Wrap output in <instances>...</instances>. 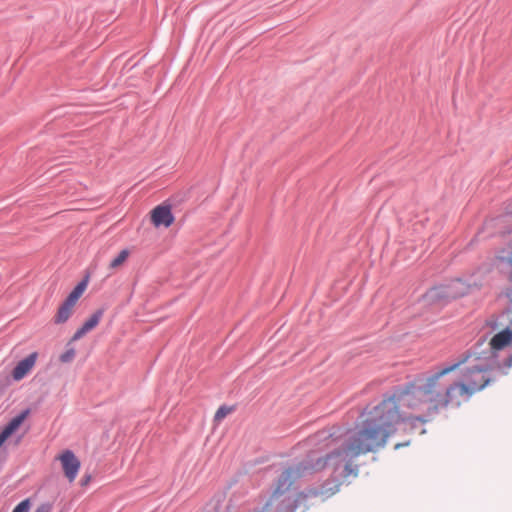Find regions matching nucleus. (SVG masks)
<instances>
[{
    "label": "nucleus",
    "instance_id": "f257e3e1",
    "mask_svg": "<svg viewBox=\"0 0 512 512\" xmlns=\"http://www.w3.org/2000/svg\"><path fill=\"white\" fill-rule=\"evenodd\" d=\"M382 408L375 406L368 412L361 429L356 435L349 437L340 447L333 449L325 456L316 457L315 451H310L306 457L297 463L299 476H306L319 472L326 467H332L336 473L348 460L361 453L373 452L375 447H383L388 439V433L383 432V426L391 424L392 417H396L390 404H383Z\"/></svg>",
    "mask_w": 512,
    "mask_h": 512
},
{
    "label": "nucleus",
    "instance_id": "f03ea898",
    "mask_svg": "<svg viewBox=\"0 0 512 512\" xmlns=\"http://www.w3.org/2000/svg\"><path fill=\"white\" fill-rule=\"evenodd\" d=\"M471 356V351L467 350L456 359L436 366L433 371L416 374L411 381L394 386L391 392H386L383 400L375 407L382 408L383 404H390L397 415L391 423L401 416L399 407L393 401L395 397L398 398V404L407 405V408L412 410L419 409L423 404H430L427 408L428 415H437L440 408L449 405L442 404L447 395V384L443 382V378L466 363Z\"/></svg>",
    "mask_w": 512,
    "mask_h": 512
},
{
    "label": "nucleus",
    "instance_id": "7ed1b4c3",
    "mask_svg": "<svg viewBox=\"0 0 512 512\" xmlns=\"http://www.w3.org/2000/svg\"><path fill=\"white\" fill-rule=\"evenodd\" d=\"M487 370V366L480 364L467 367L463 371V380H453L447 383V395L442 404H451L452 406L459 407L461 402L455 398V390L458 389L459 395L464 396L465 400H468L475 392L487 387L492 381L491 377L485 375Z\"/></svg>",
    "mask_w": 512,
    "mask_h": 512
},
{
    "label": "nucleus",
    "instance_id": "20e7f679",
    "mask_svg": "<svg viewBox=\"0 0 512 512\" xmlns=\"http://www.w3.org/2000/svg\"><path fill=\"white\" fill-rule=\"evenodd\" d=\"M471 285L462 278H454L445 284L429 288L423 295L428 305L446 306L450 302L469 294Z\"/></svg>",
    "mask_w": 512,
    "mask_h": 512
},
{
    "label": "nucleus",
    "instance_id": "39448f33",
    "mask_svg": "<svg viewBox=\"0 0 512 512\" xmlns=\"http://www.w3.org/2000/svg\"><path fill=\"white\" fill-rule=\"evenodd\" d=\"M396 406H398L399 414L401 415L398 420L393 421L389 425L383 426V432L388 433V437L392 434L397 432V429L394 427L396 424L401 423L402 424V430L406 434H413L415 433L418 428L419 424L421 425V429L419 430V434L423 435L426 433V429L423 427L427 422H429L434 415H428V411L422 415L413 416V415H406V412L404 408H407V405L398 404V398L393 399Z\"/></svg>",
    "mask_w": 512,
    "mask_h": 512
},
{
    "label": "nucleus",
    "instance_id": "423d86ee",
    "mask_svg": "<svg viewBox=\"0 0 512 512\" xmlns=\"http://www.w3.org/2000/svg\"><path fill=\"white\" fill-rule=\"evenodd\" d=\"M340 483H334V481H331L330 479L326 480L324 483H322L320 486H313L308 487L304 491H301L297 498L293 500H289L287 504H285V500L282 502L281 507L283 508L285 505H289L291 502H296V508L298 507L299 503L302 500H306L309 497H318V496H325L330 497L336 492L339 491Z\"/></svg>",
    "mask_w": 512,
    "mask_h": 512
},
{
    "label": "nucleus",
    "instance_id": "0eeeda50",
    "mask_svg": "<svg viewBox=\"0 0 512 512\" xmlns=\"http://www.w3.org/2000/svg\"><path fill=\"white\" fill-rule=\"evenodd\" d=\"M150 220L155 228H169L175 221L172 205L164 202L154 207L150 211Z\"/></svg>",
    "mask_w": 512,
    "mask_h": 512
},
{
    "label": "nucleus",
    "instance_id": "6e6552de",
    "mask_svg": "<svg viewBox=\"0 0 512 512\" xmlns=\"http://www.w3.org/2000/svg\"><path fill=\"white\" fill-rule=\"evenodd\" d=\"M57 459L60 461L64 476L68 479L69 482H73L79 469L81 467L80 460L76 457L75 453L70 449L63 450Z\"/></svg>",
    "mask_w": 512,
    "mask_h": 512
},
{
    "label": "nucleus",
    "instance_id": "1a4fd4ad",
    "mask_svg": "<svg viewBox=\"0 0 512 512\" xmlns=\"http://www.w3.org/2000/svg\"><path fill=\"white\" fill-rule=\"evenodd\" d=\"M297 473V464L287 467L278 476L275 481V488L272 491V497L284 494L292 486L296 479L302 478Z\"/></svg>",
    "mask_w": 512,
    "mask_h": 512
},
{
    "label": "nucleus",
    "instance_id": "9d476101",
    "mask_svg": "<svg viewBox=\"0 0 512 512\" xmlns=\"http://www.w3.org/2000/svg\"><path fill=\"white\" fill-rule=\"evenodd\" d=\"M512 343V320H510L509 325H507L504 329L496 333L490 340V348L494 356L500 350L508 347Z\"/></svg>",
    "mask_w": 512,
    "mask_h": 512
},
{
    "label": "nucleus",
    "instance_id": "9b49d317",
    "mask_svg": "<svg viewBox=\"0 0 512 512\" xmlns=\"http://www.w3.org/2000/svg\"><path fill=\"white\" fill-rule=\"evenodd\" d=\"M38 358V352H32L20 360L11 372L13 380L20 381L32 370Z\"/></svg>",
    "mask_w": 512,
    "mask_h": 512
},
{
    "label": "nucleus",
    "instance_id": "f8f14e48",
    "mask_svg": "<svg viewBox=\"0 0 512 512\" xmlns=\"http://www.w3.org/2000/svg\"><path fill=\"white\" fill-rule=\"evenodd\" d=\"M30 411V408L22 410L19 414L10 419L1 431H3L10 438L29 416Z\"/></svg>",
    "mask_w": 512,
    "mask_h": 512
},
{
    "label": "nucleus",
    "instance_id": "ddd939ff",
    "mask_svg": "<svg viewBox=\"0 0 512 512\" xmlns=\"http://www.w3.org/2000/svg\"><path fill=\"white\" fill-rule=\"evenodd\" d=\"M74 306L75 304L68 301L67 299H64V301L59 306L56 314L53 317V322L55 324H63L67 322L70 316L72 315Z\"/></svg>",
    "mask_w": 512,
    "mask_h": 512
},
{
    "label": "nucleus",
    "instance_id": "4468645a",
    "mask_svg": "<svg viewBox=\"0 0 512 512\" xmlns=\"http://www.w3.org/2000/svg\"><path fill=\"white\" fill-rule=\"evenodd\" d=\"M89 277L90 275L89 273H87L84 276V278L77 283V285L73 288V290L68 294V296L65 299L76 305V303L81 298V296L83 295L84 291L87 288Z\"/></svg>",
    "mask_w": 512,
    "mask_h": 512
},
{
    "label": "nucleus",
    "instance_id": "2eb2a0df",
    "mask_svg": "<svg viewBox=\"0 0 512 512\" xmlns=\"http://www.w3.org/2000/svg\"><path fill=\"white\" fill-rule=\"evenodd\" d=\"M104 312H105L104 307H101V308H98L97 310H95L93 312V314L88 319H86L84 321V323L82 324V327H84V329L87 332H90L93 329H95L98 326V324L100 323V321L104 315Z\"/></svg>",
    "mask_w": 512,
    "mask_h": 512
},
{
    "label": "nucleus",
    "instance_id": "dca6fc26",
    "mask_svg": "<svg viewBox=\"0 0 512 512\" xmlns=\"http://www.w3.org/2000/svg\"><path fill=\"white\" fill-rule=\"evenodd\" d=\"M342 470L340 472V476L343 478L348 477L353 474L354 476L358 475V466H352V459H348L343 465Z\"/></svg>",
    "mask_w": 512,
    "mask_h": 512
},
{
    "label": "nucleus",
    "instance_id": "f3484780",
    "mask_svg": "<svg viewBox=\"0 0 512 512\" xmlns=\"http://www.w3.org/2000/svg\"><path fill=\"white\" fill-rule=\"evenodd\" d=\"M130 252L128 249L121 250L118 255L110 262L109 267L114 269L122 265L128 258Z\"/></svg>",
    "mask_w": 512,
    "mask_h": 512
},
{
    "label": "nucleus",
    "instance_id": "a211bd4d",
    "mask_svg": "<svg viewBox=\"0 0 512 512\" xmlns=\"http://www.w3.org/2000/svg\"><path fill=\"white\" fill-rule=\"evenodd\" d=\"M509 251L505 256H499L498 259L501 263H504L508 268L510 277L512 278V240L508 243Z\"/></svg>",
    "mask_w": 512,
    "mask_h": 512
},
{
    "label": "nucleus",
    "instance_id": "6ab92c4d",
    "mask_svg": "<svg viewBox=\"0 0 512 512\" xmlns=\"http://www.w3.org/2000/svg\"><path fill=\"white\" fill-rule=\"evenodd\" d=\"M232 411H234V406L221 405L214 415V421H221Z\"/></svg>",
    "mask_w": 512,
    "mask_h": 512
},
{
    "label": "nucleus",
    "instance_id": "aec40b11",
    "mask_svg": "<svg viewBox=\"0 0 512 512\" xmlns=\"http://www.w3.org/2000/svg\"><path fill=\"white\" fill-rule=\"evenodd\" d=\"M75 355V349L73 347L68 346L66 351L60 355L59 360L62 363H70L74 360Z\"/></svg>",
    "mask_w": 512,
    "mask_h": 512
},
{
    "label": "nucleus",
    "instance_id": "412c9836",
    "mask_svg": "<svg viewBox=\"0 0 512 512\" xmlns=\"http://www.w3.org/2000/svg\"><path fill=\"white\" fill-rule=\"evenodd\" d=\"M31 508V500L30 498H26L18 503L12 512H29Z\"/></svg>",
    "mask_w": 512,
    "mask_h": 512
},
{
    "label": "nucleus",
    "instance_id": "4be33fe9",
    "mask_svg": "<svg viewBox=\"0 0 512 512\" xmlns=\"http://www.w3.org/2000/svg\"><path fill=\"white\" fill-rule=\"evenodd\" d=\"M86 333H88L84 327H79L76 332L73 334V336L70 338V340L68 341L66 347L70 346L72 344V342H75L79 339H81Z\"/></svg>",
    "mask_w": 512,
    "mask_h": 512
},
{
    "label": "nucleus",
    "instance_id": "5701e85b",
    "mask_svg": "<svg viewBox=\"0 0 512 512\" xmlns=\"http://www.w3.org/2000/svg\"><path fill=\"white\" fill-rule=\"evenodd\" d=\"M52 504L49 502L42 503L37 507V509L34 512H51L52 511Z\"/></svg>",
    "mask_w": 512,
    "mask_h": 512
},
{
    "label": "nucleus",
    "instance_id": "b1692460",
    "mask_svg": "<svg viewBox=\"0 0 512 512\" xmlns=\"http://www.w3.org/2000/svg\"><path fill=\"white\" fill-rule=\"evenodd\" d=\"M279 510L280 512H295L296 502H291L289 505H285L283 508H280Z\"/></svg>",
    "mask_w": 512,
    "mask_h": 512
},
{
    "label": "nucleus",
    "instance_id": "393cba45",
    "mask_svg": "<svg viewBox=\"0 0 512 512\" xmlns=\"http://www.w3.org/2000/svg\"><path fill=\"white\" fill-rule=\"evenodd\" d=\"M499 367L510 368L512 367V353L503 361Z\"/></svg>",
    "mask_w": 512,
    "mask_h": 512
},
{
    "label": "nucleus",
    "instance_id": "a878e982",
    "mask_svg": "<svg viewBox=\"0 0 512 512\" xmlns=\"http://www.w3.org/2000/svg\"><path fill=\"white\" fill-rule=\"evenodd\" d=\"M91 478H92V477H91V475H90V474H85V475L82 477L81 481H80V485H81L82 487H84V486L88 485V484H89V482L91 481Z\"/></svg>",
    "mask_w": 512,
    "mask_h": 512
},
{
    "label": "nucleus",
    "instance_id": "bb28decb",
    "mask_svg": "<svg viewBox=\"0 0 512 512\" xmlns=\"http://www.w3.org/2000/svg\"><path fill=\"white\" fill-rule=\"evenodd\" d=\"M410 443H411V440H410V439L405 440V441H403V442H399V443L395 444L394 449H395V450H398V449H400V448H402V447H407V446H409V445H410Z\"/></svg>",
    "mask_w": 512,
    "mask_h": 512
},
{
    "label": "nucleus",
    "instance_id": "cd10ccee",
    "mask_svg": "<svg viewBox=\"0 0 512 512\" xmlns=\"http://www.w3.org/2000/svg\"><path fill=\"white\" fill-rule=\"evenodd\" d=\"M8 435H6L3 431H0V448L3 446V444L8 439Z\"/></svg>",
    "mask_w": 512,
    "mask_h": 512
},
{
    "label": "nucleus",
    "instance_id": "c85d7f7f",
    "mask_svg": "<svg viewBox=\"0 0 512 512\" xmlns=\"http://www.w3.org/2000/svg\"><path fill=\"white\" fill-rule=\"evenodd\" d=\"M505 213L509 216H512V202L506 206Z\"/></svg>",
    "mask_w": 512,
    "mask_h": 512
},
{
    "label": "nucleus",
    "instance_id": "c756f323",
    "mask_svg": "<svg viewBox=\"0 0 512 512\" xmlns=\"http://www.w3.org/2000/svg\"><path fill=\"white\" fill-rule=\"evenodd\" d=\"M490 325H491V327H492V328H496V326H497V322H496V321H494L493 323H490Z\"/></svg>",
    "mask_w": 512,
    "mask_h": 512
},
{
    "label": "nucleus",
    "instance_id": "7c9ffc66",
    "mask_svg": "<svg viewBox=\"0 0 512 512\" xmlns=\"http://www.w3.org/2000/svg\"><path fill=\"white\" fill-rule=\"evenodd\" d=\"M334 435V433H329V435L327 437H332Z\"/></svg>",
    "mask_w": 512,
    "mask_h": 512
}]
</instances>
